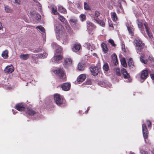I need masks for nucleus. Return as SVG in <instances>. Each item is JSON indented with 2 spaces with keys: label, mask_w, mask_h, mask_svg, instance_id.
<instances>
[{
  "label": "nucleus",
  "mask_w": 154,
  "mask_h": 154,
  "mask_svg": "<svg viewBox=\"0 0 154 154\" xmlns=\"http://www.w3.org/2000/svg\"><path fill=\"white\" fill-rule=\"evenodd\" d=\"M55 31L56 34L57 39L61 40L62 41V44L64 45L66 44L68 42L69 38L66 34L64 32L60 33V30L62 29V26L60 24H55Z\"/></svg>",
  "instance_id": "f257e3e1"
},
{
  "label": "nucleus",
  "mask_w": 154,
  "mask_h": 154,
  "mask_svg": "<svg viewBox=\"0 0 154 154\" xmlns=\"http://www.w3.org/2000/svg\"><path fill=\"white\" fill-rule=\"evenodd\" d=\"M78 68L79 70H83L84 69V66L83 64L79 63L78 65Z\"/></svg>",
  "instance_id": "c9c22d12"
},
{
  "label": "nucleus",
  "mask_w": 154,
  "mask_h": 154,
  "mask_svg": "<svg viewBox=\"0 0 154 154\" xmlns=\"http://www.w3.org/2000/svg\"><path fill=\"white\" fill-rule=\"evenodd\" d=\"M79 113L80 114H82V111H81L80 110V111H79Z\"/></svg>",
  "instance_id": "774afa93"
},
{
  "label": "nucleus",
  "mask_w": 154,
  "mask_h": 154,
  "mask_svg": "<svg viewBox=\"0 0 154 154\" xmlns=\"http://www.w3.org/2000/svg\"><path fill=\"white\" fill-rule=\"evenodd\" d=\"M12 111H13V114H16V113L15 111H14V110H12Z\"/></svg>",
  "instance_id": "69168bd1"
},
{
  "label": "nucleus",
  "mask_w": 154,
  "mask_h": 154,
  "mask_svg": "<svg viewBox=\"0 0 154 154\" xmlns=\"http://www.w3.org/2000/svg\"><path fill=\"white\" fill-rule=\"evenodd\" d=\"M38 6L39 9L41 11L42 9V7L41 5L40 4H39Z\"/></svg>",
  "instance_id": "e2e57ef3"
},
{
  "label": "nucleus",
  "mask_w": 154,
  "mask_h": 154,
  "mask_svg": "<svg viewBox=\"0 0 154 154\" xmlns=\"http://www.w3.org/2000/svg\"><path fill=\"white\" fill-rule=\"evenodd\" d=\"M69 22L71 24L74 25L77 23V21L75 19H72L70 20Z\"/></svg>",
  "instance_id": "ea45409f"
},
{
  "label": "nucleus",
  "mask_w": 154,
  "mask_h": 154,
  "mask_svg": "<svg viewBox=\"0 0 154 154\" xmlns=\"http://www.w3.org/2000/svg\"><path fill=\"white\" fill-rule=\"evenodd\" d=\"M128 63V65L130 67H132L133 66H134V63L132 58H129Z\"/></svg>",
  "instance_id": "e433bc0d"
},
{
  "label": "nucleus",
  "mask_w": 154,
  "mask_h": 154,
  "mask_svg": "<svg viewBox=\"0 0 154 154\" xmlns=\"http://www.w3.org/2000/svg\"><path fill=\"white\" fill-rule=\"evenodd\" d=\"M121 64L124 67H126L127 66V64L125 60V58H123L120 60Z\"/></svg>",
  "instance_id": "72a5a7b5"
},
{
  "label": "nucleus",
  "mask_w": 154,
  "mask_h": 154,
  "mask_svg": "<svg viewBox=\"0 0 154 154\" xmlns=\"http://www.w3.org/2000/svg\"><path fill=\"white\" fill-rule=\"evenodd\" d=\"M58 10L61 13L64 14H65L66 13V10L62 6H59L58 7Z\"/></svg>",
  "instance_id": "473e14b6"
},
{
  "label": "nucleus",
  "mask_w": 154,
  "mask_h": 154,
  "mask_svg": "<svg viewBox=\"0 0 154 154\" xmlns=\"http://www.w3.org/2000/svg\"><path fill=\"white\" fill-rule=\"evenodd\" d=\"M53 13L55 15H59V13L57 12V8L55 7H53L52 8Z\"/></svg>",
  "instance_id": "37998d69"
},
{
  "label": "nucleus",
  "mask_w": 154,
  "mask_h": 154,
  "mask_svg": "<svg viewBox=\"0 0 154 154\" xmlns=\"http://www.w3.org/2000/svg\"><path fill=\"white\" fill-rule=\"evenodd\" d=\"M53 72L55 74L59 76L62 81H66V76L63 68H57L56 70H53Z\"/></svg>",
  "instance_id": "20e7f679"
},
{
  "label": "nucleus",
  "mask_w": 154,
  "mask_h": 154,
  "mask_svg": "<svg viewBox=\"0 0 154 154\" xmlns=\"http://www.w3.org/2000/svg\"><path fill=\"white\" fill-rule=\"evenodd\" d=\"M15 108L18 110L20 111H23L25 109V108L22 103H19L17 104Z\"/></svg>",
  "instance_id": "6ab92c4d"
},
{
  "label": "nucleus",
  "mask_w": 154,
  "mask_h": 154,
  "mask_svg": "<svg viewBox=\"0 0 154 154\" xmlns=\"http://www.w3.org/2000/svg\"><path fill=\"white\" fill-rule=\"evenodd\" d=\"M103 69L106 71H107L109 70L108 65L107 63H105L103 66Z\"/></svg>",
  "instance_id": "a19ab883"
},
{
  "label": "nucleus",
  "mask_w": 154,
  "mask_h": 154,
  "mask_svg": "<svg viewBox=\"0 0 154 154\" xmlns=\"http://www.w3.org/2000/svg\"><path fill=\"white\" fill-rule=\"evenodd\" d=\"M72 63V60L70 58H66L64 59L63 65L65 68H67L71 65Z\"/></svg>",
  "instance_id": "f8f14e48"
},
{
  "label": "nucleus",
  "mask_w": 154,
  "mask_h": 154,
  "mask_svg": "<svg viewBox=\"0 0 154 154\" xmlns=\"http://www.w3.org/2000/svg\"><path fill=\"white\" fill-rule=\"evenodd\" d=\"M5 8L6 12L7 13H11L12 11V10L8 6H5Z\"/></svg>",
  "instance_id": "58836bf2"
},
{
  "label": "nucleus",
  "mask_w": 154,
  "mask_h": 154,
  "mask_svg": "<svg viewBox=\"0 0 154 154\" xmlns=\"http://www.w3.org/2000/svg\"><path fill=\"white\" fill-rule=\"evenodd\" d=\"M149 59L151 61H153V60L154 59L152 57L149 56Z\"/></svg>",
  "instance_id": "052dcab7"
},
{
  "label": "nucleus",
  "mask_w": 154,
  "mask_h": 154,
  "mask_svg": "<svg viewBox=\"0 0 154 154\" xmlns=\"http://www.w3.org/2000/svg\"><path fill=\"white\" fill-rule=\"evenodd\" d=\"M102 87H105L106 88H110L111 87V85L110 83L108 82H102L100 84Z\"/></svg>",
  "instance_id": "4be33fe9"
},
{
  "label": "nucleus",
  "mask_w": 154,
  "mask_h": 154,
  "mask_svg": "<svg viewBox=\"0 0 154 154\" xmlns=\"http://www.w3.org/2000/svg\"><path fill=\"white\" fill-rule=\"evenodd\" d=\"M143 57L141 56L140 57V61L143 63L146 64L147 63V60L143 59Z\"/></svg>",
  "instance_id": "49530a36"
},
{
  "label": "nucleus",
  "mask_w": 154,
  "mask_h": 154,
  "mask_svg": "<svg viewBox=\"0 0 154 154\" xmlns=\"http://www.w3.org/2000/svg\"><path fill=\"white\" fill-rule=\"evenodd\" d=\"M42 50V48H39L37 50H35L33 51V52L34 53H37L40 52Z\"/></svg>",
  "instance_id": "864d4df0"
},
{
  "label": "nucleus",
  "mask_w": 154,
  "mask_h": 154,
  "mask_svg": "<svg viewBox=\"0 0 154 154\" xmlns=\"http://www.w3.org/2000/svg\"><path fill=\"white\" fill-rule=\"evenodd\" d=\"M5 84H3V87L7 89L10 90L12 89L13 88L11 87H10L9 85H8V83L7 82H4Z\"/></svg>",
  "instance_id": "4c0bfd02"
},
{
  "label": "nucleus",
  "mask_w": 154,
  "mask_h": 154,
  "mask_svg": "<svg viewBox=\"0 0 154 154\" xmlns=\"http://www.w3.org/2000/svg\"><path fill=\"white\" fill-rule=\"evenodd\" d=\"M92 74L93 75H97L99 72L100 71V67L98 65V66H91L90 68Z\"/></svg>",
  "instance_id": "1a4fd4ad"
},
{
  "label": "nucleus",
  "mask_w": 154,
  "mask_h": 154,
  "mask_svg": "<svg viewBox=\"0 0 154 154\" xmlns=\"http://www.w3.org/2000/svg\"><path fill=\"white\" fill-rule=\"evenodd\" d=\"M148 71L146 70H144L142 71L140 75L141 79L144 80L147 78L148 75Z\"/></svg>",
  "instance_id": "4468645a"
},
{
  "label": "nucleus",
  "mask_w": 154,
  "mask_h": 154,
  "mask_svg": "<svg viewBox=\"0 0 154 154\" xmlns=\"http://www.w3.org/2000/svg\"><path fill=\"white\" fill-rule=\"evenodd\" d=\"M100 16L99 12L96 11L95 12L94 15L93 16V18L94 20L100 26H105V23L104 22V20H101L99 19L98 17Z\"/></svg>",
  "instance_id": "423d86ee"
},
{
  "label": "nucleus",
  "mask_w": 154,
  "mask_h": 154,
  "mask_svg": "<svg viewBox=\"0 0 154 154\" xmlns=\"http://www.w3.org/2000/svg\"><path fill=\"white\" fill-rule=\"evenodd\" d=\"M109 26L111 27H113V25L112 24H109Z\"/></svg>",
  "instance_id": "0e129e2a"
},
{
  "label": "nucleus",
  "mask_w": 154,
  "mask_h": 154,
  "mask_svg": "<svg viewBox=\"0 0 154 154\" xmlns=\"http://www.w3.org/2000/svg\"><path fill=\"white\" fill-rule=\"evenodd\" d=\"M85 45L87 48L88 50H91V51L93 50H94L95 48L94 45L93 44H91L88 43H86Z\"/></svg>",
  "instance_id": "aec40b11"
},
{
  "label": "nucleus",
  "mask_w": 154,
  "mask_h": 154,
  "mask_svg": "<svg viewBox=\"0 0 154 154\" xmlns=\"http://www.w3.org/2000/svg\"><path fill=\"white\" fill-rule=\"evenodd\" d=\"M134 43L136 47V49L137 53H138L139 51H140L144 47V44L138 38H137L135 39Z\"/></svg>",
  "instance_id": "39448f33"
},
{
  "label": "nucleus",
  "mask_w": 154,
  "mask_h": 154,
  "mask_svg": "<svg viewBox=\"0 0 154 154\" xmlns=\"http://www.w3.org/2000/svg\"><path fill=\"white\" fill-rule=\"evenodd\" d=\"M137 23L138 27L142 34L144 35V31L145 30L149 37L151 38L152 37V34L149 32L150 29L146 25V23H144L143 24L141 21L138 20L137 21Z\"/></svg>",
  "instance_id": "f03ea898"
},
{
  "label": "nucleus",
  "mask_w": 154,
  "mask_h": 154,
  "mask_svg": "<svg viewBox=\"0 0 154 154\" xmlns=\"http://www.w3.org/2000/svg\"><path fill=\"white\" fill-rule=\"evenodd\" d=\"M152 79L154 80V74H151L150 75Z\"/></svg>",
  "instance_id": "bf43d9fd"
},
{
  "label": "nucleus",
  "mask_w": 154,
  "mask_h": 154,
  "mask_svg": "<svg viewBox=\"0 0 154 154\" xmlns=\"http://www.w3.org/2000/svg\"><path fill=\"white\" fill-rule=\"evenodd\" d=\"M80 18L81 21H83L86 19V16L85 14H82L80 16Z\"/></svg>",
  "instance_id": "79ce46f5"
},
{
  "label": "nucleus",
  "mask_w": 154,
  "mask_h": 154,
  "mask_svg": "<svg viewBox=\"0 0 154 154\" xmlns=\"http://www.w3.org/2000/svg\"><path fill=\"white\" fill-rule=\"evenodd\" d=\"M66 25V28L68 29V30L70 29V27L69 26V25L68 24L67 22L66 23H65Z\"/></svg>",
  "instance_id": "603ef678"
},
{
  "label": "nucleus",
  "mask_w": 154,
  "mask_h": 154,
  "mask_svg": "<svg viewBox=\"0 0 154 154\" xmlns=\"http://www.w3.org/2000/svg\"><path fill=\"white\" fill-rule=\"evenodd\" d=\"M58 18L63 23H66L67 22L65 18L63 16H61L59 14L58 15Z\"/></svg>",
  "instance_id": "c756f323"
},
{
  "label": "nucleus",
  "mask_w": 154,
  "mask_h": 154,
  "mask_svg": "<svg viewBox=\"0 0 154 154\" xmlns=\"http://www.w3.org/2000/svg\"><path fill=\"white\" fill-rule=\"evenodd\" d=\"M70 84L69 83H65L62 85L61 87L63 90L68 91L70 89Z\"/></svg>",
  "instance_id": "2eb2a0df"
},
{
  "label": "nucleus",
  "mask_w": 154,
  "mask_h": 154,
  "mask_svg": "<svg viewBox=\"0 0 154 154\" xmlns=\"http://www.w3.org/2000/svg\"><path fill=\"white\" fill-rule=\"evenodd\" d=\"M126 26L129 33L131 34V35H133V29L132 26V25L131 24V23L128 22V23L126 24Z\"/></svg>",
  "instance_id": "dca6fc26"
},
{
  "label": "nucleus",
  "mask_w": 154,
  "mask_h": 154,
  "mask_svg": "<svg viewBox=\"0 0 154 154\" xmlns=\"http://www.w3.org/2000/svg\"><path fill=\"white\" fill-rule=\"evenodd\" d=\"M109 42L112 46L114 47L116 46V45L115 44L113 40L109 39Z\"/></svg>",
  "instance_id": "8fccbe9b"
},
{
  "label": "nucleus",
  "mask_w": 154,
  "mask_h": 154,
  "mask_svg": "<svg viewBox=\"0 0 154 154\" xmlns=\"http://www.w3.org/2000/svg\"><path fill=\"white\" fill-rule=\"evenodd\" d=\"M84 8L85 10H90V8L86 2L84 3Z\"/></svg>",
  "instance_id": "c03bdc74"
},
{
  "label": "nucleus",
  "mask_w": 154,
  "mask_h": 154,
  "mask_svg": "<svg viewBox=\"0 0 154 154\" xmlns=\"http://www.w3.org/2000/svg\"><path fill=\"white\" fill-rule=\"evenodd\" d=\"M14 70V69L12 65H8L4 69L5 73H10L13 72Z\"/></svg>",
  "instance_id": "ddd939ff"
},
{
  "label": "nucleus",
  "mask_w": 154,
  "mask_h": 154,
  "mask_svg": "<svg viewBox=\"0 0 154 154\" xmlns=\"http://www.w3.org/2000/svg\"><path fill=\"white\" fill-rule=\"evenodd\" d=\"M118 3H119V6L120 9L122 10L123 8L122 6V4H125V1L124 0H118Z\"/></svg>",
  "instance_id": "2f4dec72"
},
{
  "label": "nucleus",
  "mask_w": 154,
  "mask_h": 154,
  "mask_svg": "<svg viewBox=\"0 0 154 154\" xmlns=\"http://www.w3.org/2000/svg\"><path fill=\"white\" fill-rule=\"evenodd\" d=\"M54 99L55 103L58 106H64L66 104V101L63 96L56 94L54 95Z\"/></svg>",
  "instance_id": "7ed1b4c3"
},
{
  "label": "nucleus",
  "mask_w": 154,
  "mask_h": 154,
  "mask_svg": "<svg viewBox=\"0 0 154 154\" xmlns=\"http://www.w3.org/2000/svg\"><path fill=\"white\" fill-rule=\"evenodd\" d=\"M36 18L37 20L39 21L41 19V15L38 14H36Z\"/></svg>",
  "instance_id": "3c124183"
},
{
  "label": "nucleus",
  "mask_w": 154,
  "mask_h": 154,
  "mask_svg": "<svg viewBox=\"0 0 154 154\" xmlns=\"http://www.w3.org/2000/svg\"><path fill=\"white\" fill-rule=\"evenodd\" d=\"M87 29L90 30L94 29L96 27L95 26L93 23L89 21L87 22Z\"/></svg>",
  "instance_id": "a211bd4d"
},
{
  "label": "nucleus",
  "mask_w": 154,
  "mask_h": 154,
  "mask_svg": "<svg viewBox=\"0 0 154 154\" xmlns=\"http://www.w3.org/2000/svg\"><path fill=\"white\" fill-rule=\"evenodd\" d=\"M75 8H77L78 9H80L81 8V3L79 2L75 3Z\"/></svg>",
  "instance_id": "de8ad7c7"
},
{
  "label": "nucleus",
  "mask_w": 154,
  "mask_h": 154,
  "mask_svg": "<svg viewBox=\"0 0 154 154\" xmlns=\"http://www.w3.org/2000/svg\"><path fill=\"white\" fill-rule=\"evenodd\" d=\"M29 54H21L20 55L19 57L20 59L22 60H26L29 58Z\"/></svg>",
  "instance_id": "393cba45"
},
{
  "label": "nucleus",
  "mask_w": 154,
  "mask_h": 154,
  "mask_svg": "<svg viewBox=\"0 0 154 154\" xmlns=\"http://www.w3.org/2000/svg\"><path fill=\"white\" fill-rule=\"evenodd\" d=\"M37 30L41 32L43 35L45 34V30L44 28L41 26H38L36 27Z\"/></svg>",
  "instance_id": "a878e982"
},
{
  "label": "nucleus",
  "mask_w": 154,
  "mask_h": 154,
  "mask_svg": "<svg viewBox=\"0 0 154 154\" xmlns=\"http://www.w3.org/2000/svg\"><path fill=\"white\" fill-rule=\"evenodd\" d=\"M112 19L113 21H116L117 19V17L115 12H112L111 14Z\"/></svg>",
  "instance_id": "7c9ffc66"
},
{
  "label": "nucleus",
  "mask_w": 154,
  "mask_h": 154,
  "mask_svg": "<svg viewBox=\"0 0 154 154\" xmlns=\"http://www.w3.org/2000/svg\"><path fill=\"white\" fill-rule=\"evenodd\" d=\"M52 47L54 49H55V54H61L62 48L60 46L57 45L56 43L53 42L51 45Z\"/></svg>",
  "instance_id": "9d476101"
},
{
  "label": "nucleus",
  "mask_w": 154,
  "mask_h": 154,
  "mask_svg": "<svg viewBox=\"0 0 154 154\" xmlns=\"http://www.w3.org/2000/svg\"><path fill=\"white\" fill-rule=\"evenodd\" d=\"M146 122L148 127L149 128L151 127V122L149 120L147 121Z\"/></svg>",
  "instance_id": "5fc2aeb1"
},
{
  "label": "nucleus",
  "mask_w": 154,
  "mask_h": 154,
  "mask_svg": "<svg viewBox=\"0 0 154 154\" xmlns=\"http://www.w3.org/2000/svg\"><path fill=\"white\" fill-rule=\"evenodd\" d=\"M86 76L85 74L80 75L77 78V81L78 82H82L85 79Z\"/></svg>",
  "instance_id": "5701e85b"
},
{
  "label": "nucleus",
  "mask_w": 154,
  "mask_h": 154,
  "mask_svg": "<svg viewBox=\"0 0 154 154\" xmlns=\"http://www.w3.org/2000/svg\"><path fill=\"white\" fill-rule=\"evenodd\" d=\"M121 46L122 50L124 52H125V46L123 42H122L121 43Z\"/></svg>",
  "instance_id": "09e8293b"
},
{
  "label": "nucleus",
  "mask_w": 154,
  "mask_h": 154,
  "mask_svg": "<svg viewBox=\"0 0 154 154\" xmlns=\"http://www.w3.org/2000/svg\"><path fill=\"white\" fill-rule=\"evenodd\" d=\"M26 112L30 116H33L36 114L35 111L30 108H28L26 111Z\"/></svg>",
  "instance_id": "b1692460"
},
{
  "label": "nucleus",
  "mask_w": 154,
  "mask_h": 154,
  "mask_svg": "<svg viewBox=\"0 0 154 154\" xmlns=\"http://www.w3.org/2000/svg\"><path fill=\"white\" fill-rule=\"evenodd\" d=\"M121 72L123 75L124 78L125 79V81L127 82H130L131 81V79L130 78V76L126 70L124 68L122 69L121 70Z\"/></svg>",
  "instance_id": "6e6552de"
},
{
  "label": "nucleus",
  "mask_w": 154,
  "mask_h": 154,
  "mask_svg": "<svg viewBox=\"0 0 154 154\" xmlns=\"http://www.w3.org/2000/svg\"><path fill=\"white\" fill-rule=\"evenodd\" d=\"M114 70L116 75H120V69L119 68H116Z\"/></svg>",
  "instance_id": "a18cd8bd"
},
{
  "label": "nucleus",
  "mask_w": 154,
  "mask_h": 154,
  "mask_svg": "<svg viewBox=\"0 0 154 154\" xmlns=\"http://www.w3.org/2000/svg\"><path fill=\"white\" fill-rule=\"evenodd\" d=\"M63 56L62 54H55L54 57L51 59L52 62L60 63L61 62V60L63 58Z\"/></svg>",
  "instance_id": "0eeeda50"
},
{
  "label": "nucleus",
  "mask_w": 154,
  "mask_h": 154,
  "mask_svg": "<svg viewBox=\"0 0 154 154\" xmlns=\"http://www.w3.org/2000/svg\"><path fill=\"white\" fill-rule=\"evenodd\" d=\"M8 51L6 50L3 51L2 54V56L5 59L7 58L8 57Z\"/></svg>",
  "instance_id": "cd10ccee"
},
{
  "label": "nucleus",
  "mask_w": 154,
  "mask_h": 154,
  "mask_svg": "<svg viewBox=\"0 0 154 154\" xmlns=\"http://www.w3.org/2000/svg\"><path fill=\"white\" fill-rule=\"evenodd\" d=\"M67 2L69 5L70 10L72 11H73V9L75 8V6L74 5L72 2L69 0L67 1Z\"/></svg>",
  "instance_id": "c85d7f7f"
},
{
  "label": "nucleus",
  "mask_w": 154,
  "mask_h": 154,
  "mask_svg": "<svg viewBox=\"0 0 154 154\" xmlns=\"http://www.w3.org/2000/svg\"><path fill=\"white\" fill-rule=\"evenodd\" d=\"M47 55L48 54L46 52H44L43 54H38L36 55L37 58L43 59L46 57Z\"/></svg>",
  "instance_id": "bb28decb"
},
{
  "label": "nucleus",
  "mask_w": 154,
  "mask_h": 154,
  "mask_svg": "<svg viewBox=\"0 0 154 154\" xmlns=\"http://www.w3.org/2000/svg\"><path fill=\"white\" fill-rule=\"evenodd\" d=\"M129 154H135L132 152H131Z\"/></svg>",
  "instance_id": "338daca9"
},
{
  "label": "nucleus",
  "mask_w": 154,
  "mask_h": 154,
  "mask_svg": "<svg viewBox=\"0 0 154 154\" xmlns=\"http://www.w3.org/2000/svg\"><path fill=\"white\" fill-rule=\"evenodd\" d=\"M140 152L141 154H148V152L143 150H141Z\"/></svg>",
  "instance_id": "4d7b16f0"
},
{
  "label": "nucleus",
  "mask_w": 154,
  "mask_h": 154,
  "mask_svg": "<svg viewBox=\"0 0 154 154\" xmlns=\"http://www.w3.org/2000/svg\"><path fill=\"white\" fill-rule=\"evenodd\" d=\"M3 28L2 23L0 22V30H1Z\"/></svg>",
  "instance_id": "680f3d73"
},
{
  "label": "nucleus",
  "mask_w": 154,
  "mask_h": 154,
  "mask_svg": "<svg viewBox=\"0 0 154 154\" xmlns=\"http://www.w3.org/2000/svg\"><path fill=\"white\" fill-rule=\"evenodd\" d=\"M101 46L104 52L105 53L107 52V48L106 44L104 43H103L101 44Z\"/></svg>",
  "instance_id": "f704fd0d"
},
{
  "label": "nucleus",
  "mask_w": 154,
  "mask_h": 154,
  "mask_svg": "<svg viewBox=\"0 0 154 154\" xmlns=\"http://www.w3.org/2000/svg\"><path fill=\"white\" fill-rule=\"evenodd\" d=\"M31 16H33L35 14V12L33 11H31L29 13Z\"/></svg>",
  "instance_id": "6e6d98bb"
},
{
  "label": "nucleus",
  "mask_w": 154,
  "mask_h": 154,
  "mask_svg": "<svg viewBox=\"0 0 154 154\" xmlns=\"http://www.w3.org/2000/svg\"><path fill=\"white\" fill-rule=\"evenodd\" d=\"M111 57L114 64L115 65H117L118 64V61L116 55L114 53L112 55Z\"/></svg>",
  "instance_id": "412c9836"
},
{
  "label": "nucleus",
  "mask_w": 154,
  "mask_h": 154,
  "mask_svg": "<svg viewBox=\"0 0 154 154\" xmlns=\"http://www.w3.org/2000/svg\"><path fill=\"white\" fill-rule=\"evenodd\" d=\"M142 128L143 135L145 141L146 142V139H147L148 137V132L145 124H143Z\"/></svg>",
  "instance_id": "9b49d317"
},
{
  "label": "nucleus",
  "mask_w": 154,
  "mask_h": 154,
  "mask_svg": "<svg viewBox=\"0 0 154 154\" xmlns=\"http://www.w3.org/2000/svg\"><path fill=\"white\" fill-rule=\"evenodd\" d=\"M81 48V46L80 44H75L72 48V51L75 52H77L80 50Z\"/></svg>",
  "instance_id": "f3484780"
},
{
  "label": "nucleus",
  "mask_w": 154,
  "mask_h": 154,
  "mask_svg": "<svg viewBox=\"0 0 154 154\" xmlns=\"http://www.w3.org/2000/svg\"><path fill=\"white\" fill-rule=\"evenodd\" d=\"M15 2L18 4H20V0H15Z\"/></svg>",
  "instance_id": "13d9d810"
}]
</instances>
